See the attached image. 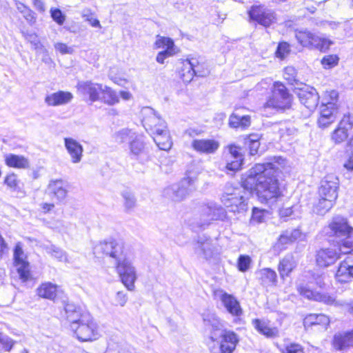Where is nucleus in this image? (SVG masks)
I'll return each instance as SVG.
<instances>
[{
	"label": "nucleus",
	"instance_id": "45",
	"mask_svg": "<svg viewBox=\"0 0 353 353\" xmlns=\"http://www.w3.org/2000/svg\"><path fill=\"white\" fill-rule=\"evenodd\" d=\"M24 38L30 42L37 52H47V50L40 42L38 36L34 32H23Z\"/></svg>",
	"mask_w": 353,
	"mask_h": 353
},
{
	"label": "nucleus",
	"instance_id": "34",
	"mask_svg": "<svg viewBox=\"0 0 353 353\" xmlns=\"http://www.w3.org/2000/svg\"><path fill=\"white\" fill-rule=\"evenodd\" d=\"M329 323V317L323 314H310L303 320V325L305 328L313 325H321L326 329Z\"/></svg>",
	"mask_w": 353,
	"mask_h": 353
},
{
	"label": "nucleus",
	"instance_id": "63",
	"mask_svg": "<svg viewBox=\"0 0 353 353\" xmlns=\"http://www.w3.org/2000/svg\"><path fill=\"white\" fill-rule=\"evenodd\" d=\"M264 212L263 210L254 208L252 210V220L254 222L261 223L264 221Z\"/></svg>",
	"mask_w": 353,
	"mask_h": 353
},
{
	"label": "nucleus",
	"instance_id": "60",
	"mask_svg": "<svg viewBox=\"0 0 353 353\" xmlns=\"http://www.w3.org/2000/svg\"><path fill=\"white\" fill-rule=\"evenodd\" d=\"M4 183L9 188L15 190L18 187L19 181L17 180V175L11 174L6 177Z\"/></svg>",
	"mask_w": 353,
	"mask_h": 353
},
{
	"label": "nucleus",
	"instance_id": "59",
	"mask_svg": "<svg viewBox=\"0 0 353 353\" xmlns=\"http://www.w3.org/2000/svg\"><path fill=\"white\" fill-rule=\"evenodd\" d=\"M0 343L3 345V347L6 351L9 352L14 346L15 341H14L10 337L1 334Z\"/></svg>",
	"mask_w": 353,
	"mask_h": 353
},
{
	"label": "nucleus",
	"instance_id": "64",
	"mask_svg": "<svg viewBox=\"0 0 353 353\" xmlns=\"http://www.w3.org/2000/svg\"><path fill=\"white\" fill-rule=\"evenodd\" d=\"M335 117H319L318 119V123L319 127L325 128L334 122Z\"/></svg>",
	"mask_w": 353,
	"mask_h": 353
},
{
	"label": "nucleus",
	"instance_id": "26",
	"mask_svg": "<svg viewBox=\"0 0 353 353\" xmlns=\"http://www.w3.org/2000/svg\"><path fill=\"white\" fill-rule=\"evenodd\" d=\"M195 253L204 259L212 258L214 253V246L210 239L199 237L194 248Z\"/></svg>",
	"mask_w": 353,
	"mask_h": 353
},
{
	"label": "nucleus",
	"instance_id": "30",
	"mask_svg": "<svg viewBox=\"0 0 353 353\" xmlns=\"http://www.w3.org/2000/svg\"><path fill=\"white\" fill-rule=\"evenodd\" d=\"M299 97L301 103L310 111L315 110L317 107L319 96L315 89L301 90L299 94Z\"/></svg>",
	"mask_w": 353,
	"mask_h": 353
},
{
	"label": "nucleus",
	"instance_id": "5",
	"mask_svg": "<svg viewBox=\"0 0 353 353\" xmlns=\"http://www.w3.org/2000/svg\"><path fill=\"white\" fill-rule=\"evenodd\" d=\"M206 325L211 326L210 339L212 341H216L221 339L219 349L221 353H232L239 342L237 335L232 331L223 330V325L220 321L214 316L211 319L204 318Z\"/></svg>",
	"mask_w": 353,
	"mask_h": 353
},
{
	"label": "nucleus",
	"instance_id": "56",
	"mask_svg": "<svg viewBox=\"0 0 353 353\" xmlns=\"http://www.w3.org/2000/svg\"><path fill=\"white\" fill-rule=\"evenodd\" d=\"M54 49L61 54H72L74 52V48L68 46L67 44L61 42H57L54 44Z\"/></svg>",
	"mask_w": 353,
	"mask_h": 353
},
{
	"label": "nucleus",
	"instance_id": "9",
	"mask_svg": "<svg viewBox=\"0 0 353 353\" xmlns=\"http://www.w3.org/2000/svg\"><path fill=\"white\" fill-rule=\"evenodd\" d=\"M115 268L124 286L129 291L134 290L137 274L132 260L126 255L115 263Z\"/></svg>",
	"mask_w": 353,
	"mask_h": 353
},
{
	"label": "nucleus",
	"instance_id": "14",
	"mask_svg": "<svg viewBox=\"0 0 353 353\" xmlns=\"http://www.w3.org/2000/svg\"><path fill=\"white\" fill-rule=\"evenodd\" d=\"M103 85L91 81H79L77 89L79 94L88 99L91 103L99 101Z\"/></svg>",
	"mask_w": 353,
	"mask_h": 353
},
{
	"label": "nucleus",
	"instance_id": "24",
	"mask_svg": "<svg viewBox=\"0 0 353 353\" xmlns=\"http://www.w3.org/2000/svg\"><path fill=\"white\" fill-rule=\"evenodd\" d=\"M343 254L339 250V252L332 248L321 249L317 252L316 256V263L319 266L325 268L336 262L340 258V255Z\"/></svg>",
	"mask_w": 353,
	"mask_h": 353
},
{
	"label": "nucleus",
	"instance_id": "43",
	"mask_svg": "<svg viewBox=\"0 0 353 353\" xmlns=\"http://www.w3.org/2000/svg\"><path fill=\"white\" fill-rule=\"evenodd\" d=\"M261 138V136L259 134H251L245 138V144L248 147L251 155L258 154Z\"/></svg>",
	"mask_w": 353,
	"mask_h": 353
},
{
	"label": "nucleus",
	"instance_id": "36",
	"mask_svg": "<svg viewBox=\"0 0 353 353\" xmlns=\"http://www.w3.org/2000/svg\"><path fill=\"white\" fill-rule=\"evenodd\" d=\"M261 283L265 286L274 285L277 281V275L274 270L270 268H263L256 272Z\"/></svg>",
	"mask_w": 353,
	"mask_h": 353
},
{
	"label": "nucleus",
	"instance_id": "61",
	"mask_svg": "<svg viewBox=\"0 0 353 353\" xmlns=\"http://www.w3.org/2000/svg\"><path fill=\"white\" fill-rule=\"evenodd\" d=\"M296 206H290V207H282L279 209V214L281 219L286 221L289 217L293 215L294 214V208Z\"/></svg>",
	"mask_w": 353,
	"mask_h": 353
},
{
	"label": "nucleus",
	"instance_id": "47",
	"mask_svg": "<svg viewBox=\"0 0 353 353\" xmlns=\"http://www.w3.org/2000/svg\"><path fill=\"white\" fill-rule=\"evenodd\" d=\"M290 52L291 48L290 44L285 41H282L278 44L275 56L281 60H283L290 54Z\"/></svg>",
	"mask_w": 353,
	"mask_h": 353
},
{
	"label": "nucleus",
	"instance_id": "48",
	"mask_svg": "<svg viewBox=\"0 0 353 353\" xmlns=\"http://www.w3.org/2000/svg\"><path fill=\"white\" fill-rule=\"evenodd\" d=\"M123 199V205L126 210H131L136 205V199L134 195L128 190H124L121 193Z\"/></svg>",
	"mask_w": 353,
	"mask_h": 353
},
{
	"label": "nucleus",
	"instance_id": "55",
	"mask_svg": "<svg viewBox=\"0 0 353 353\" xmlns=\"http://www.w3.org/2000/svg\"><path fill=\"white\" fill-rule=\"evenodd\" d=\"M291 243H292V241L289 234V232L286 231L280 235L275 247L282 250L284 248L285 245Z\"/></svg>",
	"mask_w": 353,
	"mask_h": 353
},
{
	"label": "nucleus",
	"instance_id": "12",
	"mask_svg": "<svg viewBox=\"0 0 353 353\" xmlns=\"http://www.w3.org/2000/svg\"><path fill=\"white\" fill-rule=\"evenodd\" d=\"M193 183L194 180L191 177H184L179 183L165 188L163 195L174 201H181L192 190Z\"/></svg>",
	"mask_w": 353,
	"mask_h": 353
},
{
	"label": "nucleus",
	"instance_id": "46",
	"mask_svg": "<svg viewBox=\"0 0 353 353\" xmlns=\"http://www.w3.org/2000/svg\"><path fill=\"white\" fill-rule=\"evenodd\" d=\"M16 7L29 23L32 24L35 22L34 13L28 7L19 1L16 2Z\"/></svg>",
	"mask_w": 353,
	"mask_h": 353
},
{
	"label": "nucleus",
	"instance_id": "17",
	"mask_svg": "<svg viewBox=\"0 0 353 353\" xmlns=\"http://www.w3.org/2000/svg\"><path fill=\"white\" fill-rule=\"evenodd\" d=\"M214 294L231 315L240 316L243 314V310L239 301L232 294H228L222 290H216Z\"/></svg>",
	"mask_w": 353,
	"mask_h": 353
},
{
	"label": "nucleus",
	"instance_id": "25",
	"mask_svg": "<svg viewBox=\"0 0 353 353\" xmlns=\"http://www.w3.org/2000/svg\"><path fill=\"white\" fill-rule=\"evenodd\" d=\"M336 279L340 283H347L353 279V257H346L339 265Z\"/></svg>",
	"mask_w": 353,
	"mask_h": 353
},
{
	"label": "nucleus",
	"instance_id": "57",
	"mask_svg": "<svg viewBox=\"0 0 353 353\" xmlns=\"http://www.w3.org/2000/svg\"><path fill=\"white\" fill-rule=\"evenodd\" d=\"M282 353H304L303 347L297 343H290L281 349Z\"/></svg>",
	"mask_w": 353,
	"mask_h": 353
},
{
	"label": "nucleus",
	"instance_id": "6",
	"mask_svg": "<svg viewBox=\"0 0 353 353\" xmlns=\"http://www.w3.org/2000/svg\"><path fill=\"white\" fill-rule=\"evenodd\" d=\"M242 188H234L230 185L225 188V190L221 197V203L229 211L234 213H242L248 210V202L245 192Z\"/></svg>",
	"mask_w": 353,
	"mask_h": 353
},
{
	"label": "nucleus",
	"instance_id": "10",
	"mask_svg": "<svg viewBox=\"0 0 353 353\" xmlns=\"http://www.w3.org/2000/svg\"><path fill=\"white\" fill-rule=\"evenodd\" d=\"M94 254H103L110 256L115 260V263L126 256L123 243L114 239L97 243L94 247Z\"/></svg>",
	"mask_w": 353,
	"mask_h": 353
},
{
	"label": "nucleus",
	"instance_id": "62",
	"mask_svg": "<svg viewBox=\"0 0 353 353\" xmlns=\"http://www.w3.org/2000/svg\"><path fill=\"white\" fill-rule=\"evenodd\" d=\"M127 294L123 291H119L114 297L115 304L123 307L128 301Z\"/></svg>",
	"mask_w": 353,
	"mask_h": 353
},
{
	"label": "nucleus",
	"instance_id": "13",
	"mask_svg": "<svg viewBox=\"0 0 353 353\" xmlns=\"http://www.w3.org/2000/svg\"><path fill=\"white\" fill-rule=\"evenodd\" d=\"M14 265L16 268L19 279L23 282H26L32 279L30 272V265L27 260V256L24 253L22 245L20 242L17 243L14 249L13 253Z\"/></svg>",
	"mask_w": 353,
	"mask_h": 353
},
{
	"label": "nucleus",
	"instance_id": "38",
	"mask_svg": "<svg viewBox=\"0 0 353 353\" xmlns=\"http://www.w3.org/2000/svg\"><path fill=\"white\" fill-rule=\"evenodd\" d=\"M145 143L143 140V137L137 134L129 144L130 155L137 157L143 154L145 151Z\"/></svg>",
	"mask_w": 353,
	"mask_h": 353
},
{
	"label": "nucleus",
	"instance_id": "11",
	"mask_svg": "<svg viewBox=\"0 0 353 353\" xmlns=\"http://www.w3.org/2000/svg\"><path fill=\"white\" fill-rule=\"evenodd\" d=\"M296 38L302 46L315 48L322 52L327 50L332 44V41L330 39L321 37L306 30L296 32Z\"/></svg>",
	"mask_w": 353,
	"mask_h": 353
},
{
	"label": "nucleus",
	"instance_id": "53",
	"mask_svg": "<svg viewBox=\"0 0 353 353\" xmlns=\"http://www.w3.org/2000/svg\"><path fill=\"white\" fill-rule=\"evenodd\" d=\"M339 58L336 55H327L321 60V64L325 69H330L338 64Z\"/></svg>",
	"mask_w": 353,
	"mask_h": 353
},
{
	"label": "nucleus",
	"instance_id": "3",
	"mask_svg": "<svg viewBox=\"0 0 353 353\" xmlns=\"http://www.w3.org/2000/svg\"><path fill=\"white\" fill-rule=\"evenodd\" d=\"M324 231L328 236L341 239L339 250L341 253L347 254L353 251V228L349 225L345 218L334 216Z\"/></svg>",
	"mask_w": 353,
	"mask_h": 353
},
{
	"label": "nucleus",
	"instance_id": "21",
	"mask_svg": "<svg viewBox=\"0 0 353 353\" xmlns=\"http://www.w3.org/2000/svg\"><path fill=\"white\" fill-rule=\"evenodd\" d=\"M335 350L346 352L353 347V329L351 331L336 333L332 341Z\"/></svg>",
	"mask_w": 353,
	"mask_h": 353
},
{
	"label": "nucleus",
	"instance_id": "35",
	"mask_svg": "<svg viewBox=\"0 0 353 353\" xmlns=\"http://www.w3.org/2000/svg\"><path fill=\"white\" fill-rule=\"evenodd\" d=\"M252 325L259 333L268 338H275L279 336V330L275 327L269 326L268 323L265 321L254 319L252 320Z\"/></svg>",
	"mask_w": 353,
	"mask_h": 353
},
{
	"label": "nucleus",
	"instance_id": "20",
	"mask_svg": "<svg viewBox=\"0 0 353 353\" xmlns=\"http://www.w3.org/2000/svg\"><path fill=\"white\" fill-rule=\"evenodd\" d=\"M69 189V183L61 179L52 180L48 185L49 194L55 198L59 202H62L66 199Z\"/></svg>",
	"mask_w": 353,
	"mask_h": 353
},
{
	"label": "nucleus",
	"instance_id": "50",
	"mask_svg": "<svg viewBox=\"0 0 353 353\" xmlns=\"http://www.w3.org/2000/svg\"><path fill=\"white\" fill-rule=\"evenodd\" d=\"M252 259L248 255L241 254L237 260V268L240 272H245L248 271L251 265Z\"/></svg>",
	"mask_w": 353,
	"mask_h": 353
},
{
	"label": "nucleus",
	"instance_id": "41",
	"mask_svg": "<svg viewBox=\"0 0 353 353\" xmlns=\"http://www.w3.org/2000/svg\"><path fill=\"white\" fill-rule=\"evenodd\" d=\"M335 201L325 196H319L316 204L314 206V212L321 216L325 215L333 207Z\"/></svg>",
	"mask_w": 353,
	"mask_h": 353
},
{
	"label": "nucleus",
	"instance_id": "23",
	"mask_svg": "<svg viewBox=\"0 0 353 353\" xmlns=\"http://www.w3.org/2000/svg\"><path fill=\"white\" fill-rule=\"evenodd\" d=\"M240 150V148L234 145L228 146V153L225 155L227 170L236 171L240 169L243 162V155Z\"/></svg>",
	"mask_w": 353,
	"mask_h": 353
},
{
	"label": "nucleus",
	"instance_id": "2",
	"mask_svg": "<svg viewBox=\"0 0 353 353\" xmlns=\"http://www.w3.org/2000/svg\"><path fill=\"white\" fill-rule=\"evenodd\" d=\"M142 114L143 126L152 134L157 145L160 150H169L172 148V141L165 121L150 107L143 108Z\"/></svg>",
	"mask_w": 353,
	"mask_h": 353
},
{
	"label": "nucleus",
	"instance_id": "18",
	"mask_svg": "<svg viewBox=\"0 0 353 353\" xmlns=\"http://www.w3.org/2000/svg\"><path fill=\"white\" fill-rule=\"evenodd\" d=\"M353 128V116L345 114L338 124L337 128L331 133V140L335 144L345 141L348 137V132Z\"/></svg>",
	"mask_w": 353,
	"mask_h": 353
},
{
	"label": "nucleus",
	"instance_id": "49",
	"mask_svg": "<svg viewBox=\"0 0 353 353\" xmlns=\"http://www.w3.org/2000/svg\"><path fill=\"white\" fill-rule=\"evenodd\" d=\"M47 252L52 257L57 259L59 261L68 262L67 254L65 251L54 245H52L48 248Z\"/></svg>",
	"mask_w": 353,
	"mask_h": 353
},
{
	"label": "nucleus",
	"instance_id": "31",
	"mask_svg": "<svg viewBox=\"0 0 353 353\" xmlns=\"http://www.w3.org/2000/svg\"><path fill=\"white\" fill-rule=\"evenodd\" d=\"M59 292V286L50 282L41 284L36 290L37 294L43 299L54 301Z\"/></svg>",
	"mask_w": 353,
	"mask_h": 353
},
{
	"label": "nucleus",
	"instance_id": "19",
	"mask_svg": "<svg viewBox=\"0 0 353 353\" xmlns=\"http://www.w3.org/2000/svg\"><path fill=\"white\" fill-rule=\"evenodd\" d=\"M339 181L334 174H327L321 181V185L319 190V196H325L336 201L338 197Z\"/></svg>",
	"mask_w": 353,
	"mask_h": 353
},
{
	"label": "nucleus",
	"instance_id": "42",
	"mask_svg": "<svg viewBox=\"0 0 353 353\" xmlns=\"http://www.w3.org/2000/svg\"><path fill=\"white\" fill-rule=\"evenodd\" d=\"M154 48H162L163 50L179 51L177 47L174 45V41L171 38L160 35H157L156 37Z\"/></svg>",
	"mask_w": 353,
	"mask_h": 353
},
{
	"label": "nucleus",
	"instance_id": "4",
	"mask_svg": "<svg viewBox=\"0 0 353 353\" xmlns=\"http://www.w3.org/2000/svg\"><path fill=\"white\" fill-rule=\"evenodd\" d=\"M314 283L320 288H323L325 283L320 276H316L312 272H307L302 276V279L297 284V291L304 298L323 303L327 305H333L335 303V298L325 292H321L314 290L312 287Z\"/></svg>",
	"mask_w": 353,
	"mask_h": 353
},
{
	"label": "nucleus",
	"instance_id": "37",
	"mask_svg": "<svg viewBox=\"0 0 353 353\" xmlns=\"http://www.w3.org/2000/svg\"><path fill=\"white\" fill-rule=\"evenodd\" d=\"M99 101L108 105H114L120 101L118 93L110 87L103 85Z\"/></svg>",
	"mask_w": 353,
	"mask_h": 353
},
{
	"label": "nucleus",
	"instance_id": "39",
	"mask_svg": "<svg viewBox=\"0 0 353 353\" xmlns=\"http://www.w3.org/2000/svg\"><path fill=\"white\" fill-rule=\"evenodd\" d=\"M6 163L9 167L15 168H28L29 167V161L21 155H16L9 154L6 156Z\"/></svg>",
	"mask_w": 353,
	"mask_h": 353
},
{
	"label": "nucleus",
	"instance_id": "33",
	"mask_svg": "<svg viewBox=\"0 0 353 353\" xmlns=\"http://www.w3.org/2000/svg\"><path fill=\"white\" fill-rule=\"evenodd\" d=\"M65 312L66 320L70 323V327L72 330L73 325H79L81 323L83 316L87 314L86 312H82L80 308L72 304H67L65 305Z\"/></svg>",
	"mask_w": 353,
	"mask_h": 353
},
{
	"label": "nucleus",
	"instance_id": "54",
	"mask_svg": "<svg viewBox=\"0 0 353 353\" xmlns=\"http://www.w3.org/2000/svg\"><path fill=\"white\" fill-rule=\"evenodd\" d=\"M51 17L59 25H63L65 21V15L59 8H52L50 10Z\"/></svg>",
	"mask_w": 353,
	"mask_h": 353
},
{
	"label": "nucleus",
	"instance_id": "51",
	"mask_svg": "<svg viewBox=\"0 0 353 353\" xmlns=\"http://www.w3.org/2000/svg\"><path fill=\"white\" fill-rule=\"evenodd\" d=\"M334 103L327 101L326 103L322 102L320 107V115L328 117H334Z\"/></svg>",
	"mask_w": 353,
	"mask_h": 353
},
{
	"label": "nucleus",
	"instance_id": "58",
	"mask_svg": "<svg viewBox=\"0 0 353 353\" xmlns=\"http://www.w3.org/2000/svg\"><path fill=\"white\" fill-rule=\"evenodd\" d=\"M178 52L179 51L162 50L157 54L156 61L160 64H163L167 58L174 56L177 54Z\"/></svg>",
	"mask_w": 353,
	"mask_h": 353
},
{
	"label": "nucleus",
	"instance_id": "8",
	"mask_svg": "<svg viewBox=\"0 0 353 353\" xmlns=\"http://www.w3.org/2000/svg\"><path fill=\"white\" fill-rule=\"evenodd\" d=\"M292 96L286 87L280 82H275L272 90V95L265 104L266 108L287 109L291 106Z\"/></svg>",
	"mask_w": 353,
	"mask_h": 353
},
{
	"label": "nucleus",
	"instance_id": "29",
	"mask_svg": "<svg viewBox=\"0 0 353 353\" xmlns=\"http://www.w3.org/2000/svg\"><path fill=\"white\" fill-rule=\"evenodd\" d=\"M298 261L292 254L285 255L279 262L278 271L282 279L289 276L291 272L296 268Z\"/></svg>",
	"mask_w": 353,
	"mask_h": 353
},
{
	"label": "nucleus",
	"instance_id": "27",
	"mask_svg": "<svg viewBox=\"0 0 353 353\" xmlns=\"http://www.w3.org/2000/svg\"><path fill=\"white\" fill-rule=\"evenodd\" d=\"M64 145L73 163H78L83 157V146L72 138H65Z\"/></svg>",
	"mask_w": 353,
	"mask_h": 353
},
{
	"label": "nucleus",
	"instance_id": "7",
	"mask_svg": "<svg viewBox=\"0 0 353 353\" xmlns=\"http://www.w3.org/2000/svg\"><path fill=\"white\" fill-rule=\"evenodd\" d=\"M72 331L81 341H92L99 337L98 325L90 314H85L79 325H73Z\"/></svg>",
	"mask_w": 353,
	"mask_h": 353
},
{
	"label": "nucleus",
	"instance_id": "40",
	"mask_svg": "<svg viewBox=\"0 0 353 353\" xmlns=\"http://www.w3.org/2000/svg\"><path fill=\"white\" fill-rule=\"evenodd\" d=\"M250 125V117L248 115L241 116L237 113H232L229 118V126L232 128H245Z\"/></svg>",
	"mask_w": 353,
	"mask_h": 353
},
{
	"label": "nucleus",
	"instance_id": "16",
	"mask_svg": "<svg viewBox=\"0 0 353 353\" xmlns=\"http://www.w3.org/2000/svg\"><path fill=\"white\" fill-rule=\"evenodd\" d=\"M249 17L252 21L268 27L275 21L274 13L264 6H253L248 12Z\"/></svg>",
	"mask_w": 353,
	"mask_h": 353
},
{
	"label": "nucleus",
	"instance_id": "44",
	"mask_svg": "<svg viewBox=\"0 0 353 353\" xmlns=\"http://www.w3.org/2000/svg\"><path fill=\"white\" fill-rule=\"evenodd\" d=\"M137 133L129 129H123L114 134L115 141L119 143H128V145L132 141V139L135 137Z\"/></svg>",
	"mask_w": 353,
	"mask_h": 353
},
{
	"label": "nucleus",
	"instance_id": "28",
	"mask_svg": "<svg viewBox=\"0 0 353 353\" xmlns=\"http://www.w3.org/2000/svg\"><path fill=\"white\" fill-rule=\"evenodd\" d=\"M73 99V94L67 91H58L48 94L45 103L50 106L63 105L69 103Z\"/></svg>",
	"mask_w": 353,
	"mask_h": 353
},
{
	"label": "nucleus",
	"instance_id": "32",
	"mask_svg": "<svg viewBox=\"0 0 353 353\" xmlns=\"http://www.w3.org/2000/svg\"><path fill=\"white\" fill-rule=\"evenodd\" d=\"M182 65L180 68L179 74L181 79L185 83L190 82L194 76L196 74L194 67L198 63V61L195 59H186L182 63Z\"/></svg>",
	"mask_w": 353,
	"mask_h": 353
},
{
	"label": "nucleus",
	"instance_id": "1",
	"mask_svg": "<svg viewBox=\"0 0 353 353\" xmlns=\"http://www.w3.org/2000/svg\"><path fill=\"white\" fill-rule=\"evenodd\" d=\"M285 159L278 157L274 163H257L249 171L243 186L250 192H256L259 201L272 208L281 196L276 172L285 164Z\"/></svg>",
	"mask_w": 353,
	"mask_h": 353
},
{
	"label": "nucleus",
	"instance_id": "22",
	"mask_svg": "<svg viewBox=\"0 0 353 353\" xmlns=\"http://www.w3.org/2000/svg\"><path fill=\"white\" fill-rule=\"evenodd\" d=\"M220 144L214 139H194L191 143V147L201 154H214L219 149Z\"/></svg>",
	"mask_w": 353,
	"mask_h": 353
},
{
	"label": "nucleus",
	"instance_id": "15",
	"mask_svg": "<svg viewBox=\"0 0 353 353\" xmlns=\"http://www.w3.org/2000/svg\"><path fill=\"white\" fill-rule=\"evenodd\" d=\"M225 216V209L215 203L211 202L201 207V226L208 225L212 221L223 220Z\"/></svg>",
	"mask_w": 353,
	"mask_h": 353
},
{
	"label": "nucleus",
	"instance_id": "52",
	"mask_svg": "<svg viewBox=\"0 0 353 353\" xmlns=\"http://www.w3.org/2000/svg\"><path fill=\"white\" fill-rule=\"evenodd\" d=\"M81 16L92 27L101 28L99 21L95 18L94 13L90 9L83 10Z\"/></svg>",
	"mask_w": 353,
	"mask_h": 353
}]
</instances>
